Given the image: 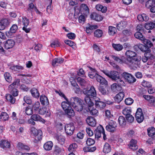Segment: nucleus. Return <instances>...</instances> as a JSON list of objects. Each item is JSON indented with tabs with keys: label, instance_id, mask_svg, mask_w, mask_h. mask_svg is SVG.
<instances>
[{
	"label": "nucleus",
	"instance_id": "nucleus-1",
	"mask_svg": "<svg viewBox=\"0 0 155 155\" xmlns=\"http://www.w3.org/2000/svg\"><path fill=\"white\" fill-rule=\"evenodd\" d=\"M116 82L111 85V88L113 91L117 92L122 90V87L124 86L125 84L123 80L119 81Z\"/></svg>",
	"mask_w": 155,
	"mask_h": 155
},
{
	"label": "nucleus",
	"instance_id": "nucleus-2",
	"mask_svg": "<svg viewBox=\"0 0 155 155\" xmlns=\"http://www.w3.org/2000/svg\"><path fill=\"white\" fill-rule=\"evenodd\" d=\"M19 79H15L14 82L8 87L9 92L14 96H17L18 94V90L14 87V86L19 83Z\"/></svg>",
	"mask_w": 155,
	"mask_h": 155
},
{
	"label": "nucleus",
	"instance_id": "nucleus-3",
	"mask_svg": "<svg viewBox=\"0 0 155 155\" xmlns=\"http://www.w3.org/2000/svg\"><path fill=\"white\" fill-rule=\"evenodd\" d=\"M95 138L98 139L101 137L102 134L104 140H105L107 138L105 135L104 130L102 126H100L97 127L95 131Z\"/></svg>",
	"mask_w": 155,
	"mask_h": 155
},
{
	"label": "nucleus",
	"instance_id": "nucleus-4",
	"mask_svg": "<svg viewBox=\"0 0 155 155\" xmlns=\"http://www.w3.org/2000/svg\"><path fill=\"white\" fill-rule=\"evenodd\" d=\"M129 61L128 62V64L136 68L139 67L140 65V61L141 60V58L140 56H138L135 58L133 59H128Z\"/></svg>",
	"mask_w": 155,
	"mask_h": 155
},
{
	"label": "nucleus",
	"instance_id": "nucleus-5",
	"mask_svg": "<svg viewBox=\"0 0 155 155\" xmlns=\"http://www.w3.org/2000/svg\"><path fill=\"white\" fill-rule=\"evenodd\" d=\"M122 77L129 83H132L136 81V78L130 74L124 72L121 74Z\"/></svg>",
	"mask_w": 155,
	"mask_h": 155
},
{
	"label": "nucleus",
	"instance_id": "nucleus-6",
	"mask_svg": "<svg viewBox=\"0 0 155 155\" xmlns=\"http://www.w3.org/2000/svg\"><path fill=\"white\" fill-rule=\"evenodd\" d=\"M84 94L87 96L95 97L97 95V93L94 87L91 86L90 89H84L83 91Z\"/></svg>",
	"mask_w": 155,
	"mask_h": 155
},
{
	"label": "nucleus",
	"instance_id": "nucleus-7",
	"mask_svg": "<svg viewBox=\"0 0 155 155\" xmlns=\"http://www.w3.org/2000/svg\"><path fill=\"white\" fill-rule=\"evenodd\" d=\"M117 124L116 122L111 120L106 127L107 130L111 132H114L116 130Z\"/></svg>",
	"mask_w": 155,
	"mask_h": 155
},
{
	"label": "nucleus",
	"instance_id": "nucleus-8",
	"mask_svg": "<svg viewBox=\"0 0 155 155\" xmlns=\"http://www.w3.org/2000/svg\"><path fill=\"white\" fill-rule=\"evenodd\" d=\"M109 78L114 81L118 82L121 80H123L120 77L119 73L115 71H110V76Z\"/></svg>",
	"mask_w": 155,
	"mask_h": 155
},
{
	"label": "nucleus",
	"instance_id": "nucleus-9",
	"mask_svg": "<svg viewBox=\"0 0 155 155\" xmlns=\"http://www.w3.org/2000/svg\"><path fill=\"white\" fill-rule=\"evenodd\" d=\"M135 117L138 123H140L143 121L144 116L141 108H139L137 109Z\"/></svg>",
	"mask_w": 155,
	"mask_h": 155
},
{
	"label": "nucleus",
	"instance_id": "nucleus-10",
	"mask_svg": "<svg viewBox=\"0 0 155 155\" xmlns=\"http://www.w3.org/2000/svg\"><path fill=\"white\" fill-rule=\"evenodd\" d=\"M64 129L67 135L71 136L73 134L75 128L73 124L71 123L65 125Z\"/></svg>",
	"mask_w": 155,
	"mask_h": 155
},
{
	"label": "nucleus",
	"instance_id": "nucleus-11",
	"mask_svg": "<svg viewBox=\"0 0 155 155\" xmlns=\"http://www.w3.org/2000/svg\"><path fill=\"white\" fill-rule=\"evenodd\" d=\"M70 104L71 105L72 107H73V105L74 106L77 104H84V103H83V100L77 97L71 98L70 99Z\"/></svg>",
	"mask_w": 155,
	"mask_h": 155
},
{
	"label": "nucleus",
	"instance_id": "nucleus-12",
	"mask_svg": "<svg viewBox=\"0 0 155 155\" xmlns=\"http://www.w3.org/2000/svg\"><path fill=\"white\" fill-rule=\"evenodd\" d=\"M142 33L140 32H137L134 34V36L135 38L141 40L143 44H147V43L149 41L147 40V39L143 35Z\"/></svg>",
	"mask_w": 155,
	"mask_h": 155
},
{
	"label": "nucleus",
	"instance_id": "nucleus-13",
	"mask_svg": "<svg viewBox=\"0 0 155 155\" xmlns=\"http://www.w3.org/2000/svg\"><path fill=\"white\" fill-rule=\"evenodd\" d=\"M125 54L127 57V61L128 62L129 61L128 59L130 58L131 59H133L134 58L138 56H137V54L135 52L130 50L127 51Z\"/></svg>",
	"mask_w": 155,
	"mask_h": 155
},
{
	"label": "nucleus",
	"instance_id": "nucleus-14",
	"mask_svg": "<svg viewBox=\"0 0 155 155\" xmlns=\"http://www.w3.org/2000/svg\"><path fill=\"white\" fill-rule=\"evenodd\" d=\"M124 96V93L123 92H120L114 97V101L116 102L119 103L122 101Z\"/></svg>",
	"mask_w": 155,
	"mask_h": 155
},
{
	"label": "nucleus",
	"instance_id": "nucleus-15",
	"mask_svg": "<svg viewBox=\"0 0 155 155\" xmlns=\"http://www.w3.org/2000/svg\"><path fill=\"white\" fill-rule=\"evenodd\" d=\"M86 121L88 125L91 127H95L96 125V122L95 119L91 116L88 117Z\"/></svg>",
	"mask_w": 155,
	"mask_h": 155
},
{
	"label": "nucleus",
	"instance_id": "nucleus-16",
	"mask_svg": "<svg viewBox=\"0 0 155 155\" xmlns=\"http://www.w3.org/2000/svg\"><path fill=\"white\" fill-rule=\"evenodd\" d=\"M95 105L97 108L101 110L106 107V104L104 102L101 101L100 99H99V100L95 101Z\"/></svg>",
	"mask_w": 155,
	"mask_h": 155
},
{
	"label": "nucleus",
	"instance_id": "nucleus-17",
	"mask_svg": "<svg viewBox=\"0 0 155 155\" xmlns=\"http://www.w3.org/2000/svg\"><path fill=\"white\" fill-rule=\"evenodd\" d=\"M31 118L35 121H40L44 124L45 122V120L42 118L39 115L34 114L31 116Z\"/></svg>",
	"mask_w": 155,
	"mask_h": 155
},
{
	"label": "nucleus",
	"instance_id": "nucleus-18",
	"mask_svg": "<svg viewBox=\"0 0 155 155\" xmlns=\"http://www.w3.org/2000/svg\"><path fill=\"white\" fill-rule=\"evenodd\" d=\"M144 28L147 30H152L155 28V21L145 23Z\"/></svg>",
	"mask_w": 155,
	"mask_h": 155
},
{
	"label": "nucleus",
	"instance_id": "nucleus-19",
	"mask_svg": "<svg viewBox=\"0 0 155 155\" xmlns=\"http://www.w3.org/2000/svg\"><path fill=\"white\" fill-rule=\"evenodd\" d=\"M11 93L10 94H7L6 95L5 97L7 101L10 103L11 104H13L15 102L16 99L15 97Z\"/></svg>",
	"mask_w": 155,
	"mask_h": 155
},
{
	"label": "nucleus",
	"instance_id": "nucleus-20",
	"mask_svg": "<svg viewBox=\"0 0 155 155\" xmlns=\"http://www.w3.org/2000/svg\"><path fill=\"white\" fill-rule=\"evenodd\" d=\"M14 41L12 39H8L5 44V47L6 49H8L12 48L15 45Z\"/></svg>",
	"mask_w": 155,
	"mask_h": 155
},
{
	"label": "nucleus",
	"instance_id": "nucleus-21",
	"mask_svg": "<svg viewBox=\"0 0 155 155\" xmlns=\"http://www.w3.org/2000/svg\"><path fill=\"white\" fill-rule=\"evenodd\" d=\"M65 115L68 117L70 118L75 115V113L72 107H69L68 109L65 111Z\"/></svg>",
	"mask_w": 155,
	"mask_h": 155
},
{
	"label": "nucleus",
	"instance_id": "nucleus-22",
	"mask_svg": "<svg viewBox=\"0 0 155 155\" xmlns=\"http://www.w3.org/2000/svg\"><path fill=\"white\" fill-rule=\"evenodd\" d=\"M9 24V22L7 19H5L1 20L0 21V30L4 29Z\"/></svg>",
	"mask_w": 155,
	"mask_h": 155
},
{
	"label": "nucleus",
	"instance_id": "nucleus-23",
	"mask_svg": "<svg viewBox=\"0 0 155 155\" xmlns=\"http://www.w3.org/2000/svg\"><path fill=\"white\" fill-rule=\"evenodd\" d=\"M91 18L97 21H100L103 19V17L100 15L96 13H93L90 15Z\"/></svg>",
	"mask_w": 155,
	"mask_h": 155
},
{
	"label": "nucleus",
	"instance_id": "nucleus-24",
	"mask_svg": "<svg viewBox=\"0 0 155 155\" xmlns=\"http://www.w3.org/2000/svg\"><path fill=\"white\" fill-rule=\"evenodd\" d=\"M140 50L143 52H145V53H147V54H150L151 50L149 46L147 45H143L142 44L140 45Z\"/></svg>",
	"mask_w": 155,
	"mask_h": 155
},
{
	"label": "nucleus",
	"instance_id": "nucleus-25",
	"mask_svg": "<svg viewBox=\"0 0 155 155\" xmlns=\"http://www.w3.org/2000/svg\"><path fill=\"white\" fill-rule=\"evenodd\" d=\"M18 29V26L16 25H13L10 28L9 31L6 32V35L8 37H9L11 35L10 33H15Z\"/></svg>",
	"mask_w": 155,
	"mask_h": 155
},
{
	"label": "nucleus",
	"instance_id": "nucleus-26",
	"mask_svg": "<svg viewBox=\"0 0 155 155\" xmlns=\"http://www.w3.org/2000/svg\"><path fill=\"white\" fill-rule=\"evenodd\" d=\"M149 19L148 16L145 14H140L137 16L138 20L141 21H147L149 20Z\"/></svg>",
	"mask_w": 155,
	"mask_h": 155
},
{
	"label": "nucleus",
	"instance_id": "nucleus-27",
	"mask_svg": "<svg viewBox=\"0 0 155 155\" xmlns=\"http://www.w3.org/2000/svg\"><path fill=\"white\" fill-rule=\"evenodd\" d=\"M64 59L61 58H57L53 60L52 65L54 67L55 65H58V64H61L63 62Z\"/></svg>",
	"mask_w": 155,
	"mask_h": 155
},
{
	"label": "nucleus",
	"instance_id": "nucleus-28",
	"mask_svg": "<svg viewBox=\"0 0 155 155\" xmlns=\"http://www.w3.org/2000/svg\"><path fill=\"white\" fill-rule=\"evenodd\" d=\"M80 11L84 15H87L89 13V9L88 7L85 4H82L80 8Z\"/></svg>",
	"mask_w": 155,
	"mask_h": 155
},
{
	"label": "nucleus",
	"instance_id": "nucleus-29",
	"mask_svg": "<svg viewBox=\"0 0 155 155\" xmlns=\"http://www.w3.org/2000/svg\"><path fill=\"white\" fill-rule=\"evenodd\" d=\"M112 58L116 62L120 64L123 63L124 61V57L121 56L119 57L117 56L112 55L111 56Z\"/></svg>",
	"mask_w": 155,
	"mask_h": 155
},
{
	"label": "nucleus",
	"instance_id": "nucleus-30",
	"mask_svg": "<svg viewBox=\"0 0 155 155\" xmlns=\"http://www.w3.org/2000/svg\"><path fill=\"white\" fill-rule=\"evenodd\" d=\"M40 100L41 103L44 105H47L48 104L49 102L47 97L45 95H41L40 97Z\"/></svg>",
	"mask_w": 155,
	"mask_h": 155
},
{
	"label": "nucleus",
	"instance_id": "nucleus-31",
	"mask_svg": "<svg viewBox=\"0 0 155 155\" xmlns=\"http://www.w3.org/2000/svg\"><path fill=\"white\" fill-rule=\"evenodd\" d=\"M84 101L89 107H91L94 105V103L91 101L89 96H86L84 98Z\"/></svg>",
	"mask_w": 155,
	"mask_h": 155
},
{
	"label": "nucleus",
	"instance_id": "nucleus-32",
	"mask_svg": "<svg viewBox=\"0 0 155 155\" xmlns=\"http://www.w3.org/2000/svg\"><path fill=\"white\" fill-rule=\"evenodd\" d=\"M18 146L20 150H21L27 151H29L30 150V148L28 146L25 145L21 143H18Z\"/></svg>",
	"mask_w": 155,
	"mask_h": 155
},
{
	"label": "nucleus",
	"instance_id": "nucleus-33",
	"mask_svg": "<svg viewBox=\"0 0 155 155\" xmlns=\"http://www.w3.org/2000/svg\"><path fill=\"white\" fill-rule=\"evenodd\" d=\"M119 125L121 127H124L126 124V121L125 118L123 116H120L118 119Z\"/></svg>",
	"mask_w": 155,
	"mask_h": 155
},
{
	"label": "nucleus",
	"instance_id": "nucleus-34",
	"mask_svg": "<svg viewBox=\"0 0 155 155\" xmlns=\"http://www.w3.org/2000/svg\"><path fill=\"white\" fill-rule=\"evenodd\" d=\"M91 71L88 74V76L92 79H96L97 75L98 74H97L96 71L94 69L92 68H91Z\"/></svg>",
	"mask_w": 155,
	"mask_h": 155
},
{
	"label": "nucleus",
	"instance_id": "nucleus-35",
	"mask_svg": "<svg viewBox=\"0 0 155 155\" xmlns=\"http://www.w3.org/2000/svg\"><path fill=\"white\" fill-rule=\"evenodd\" d=\"M53 146V143L51 141H49L46 143L44 145V148L45 150H51Z\"/></svg>",
	"mask_w": 155,
	"mask_h": 155
},
{
	"label": "nucleus",
	"instance_id": "nucleus-36",
	"mask_svg": "<svg viewBox=\"0 0 155 155\" xmlns=\"http://www.w3.org/2000/svg\"><path fill=\"white\" fill-rule=\"evenodd\" d=\"M0 146L1 147L4 148H9L10 147V143L7 141L5 140H2L0 143Z\"/></svg>",
	"mask_w": 155,
	"mask_h": 155
},
{
	"label": "nucleus",
	"instance_id": "nucleus-37",
	"mask_svg": "<svg viewBox=\"0 0 155 155\" xmlns=\"http://www.w3.org/2000/svg\"><path fill=\"white\" fill-rule=\"evenodd\" d=\"M70 105H71L69 101L68 102L66 101H63L61 103V107L64 111L68 109L69 107H71Z\"/></svg>",
	"mask_w": 155,
	"mask_h": 155
},
{
	"label": "nucleus",
	"instance_id": "nucleus-38",
	"mask_svg": "<svg viewBox=\"0 0 155 155\" xmlns=\"http://www.w3.org/2000/svg\"><path fill=\"white\" fill-rule=\"evenodd\" d=\"M137 141L136 140L132 139L130 141V147L133 150H136L137 148Z\"/></svg>",
	"mask_w": 155,
	"mask_h": 155
},
{
	"label": "nucleus",
	"instance_id": "nucleus-39",
	"mask_svg": "<svg viewBox=\"0 0 155 155\" xmlns=\"http://www.w3.org/2000/svg\"><path fill=\"white\" fill-rule=\"evenodd\" d=\"M144 26L140 24L137 25L136 27V29L137 32H140L141 33H145L146 32Z\"/></svg>",
	"mask_w": 155,
	"mask_h": 155
},
{
	"label": "nucleus",
	"instance_id": "nucleus-40",
	"mask_svg": "<svg viewBox=\"0 0 155 155\" xmlns=\"http://www.w3.org/2000/svg\"><path fill=\"white\" fill-rule=\"evenodd\" d=\"M111 150V148L110 145L107 143H105L103 149V151L105 153H108L110 152Z\"/></svg>",
	"mask_w": 155,
	"mask_h": 155
},
{
	"label": "nucleus",
	"instance_id": "nucleus-41",
	"mask_svg": "<svg viewBox=\"0 0 155 155\" xmlns=\"http://www.w3.org/2000/svg\"><path fill=\"white\" fill-rule=\"evenodd\" d=\"M148 134L149 137H151L155 134V128L153 127L148 128L147 129Z\"/></svg>",
	"mask_w": 155,
	"mask_h": 155
},
{
	"label": "nucleus",
	"instance_id": "nucleus-42",
	"mask_svg": "<svg viewBox=\"0 0 155 155\" xmlns=\"http://www.w3.org/2000/svg\"><path fill=\"white\" fill-rule=\"evenodd\" d=\"M127 24L126 21H121L119 24L117 25V29L120 31L125 28Z\"/></svg>",
	"mask_w": 155,
	"mask_h": 155
},
{
	"label": "nucleus",
	"instance_id": "nucleus-43",
	"mask_svg": "<svg viewBox=\"0 0 155 155\" xmlns=\"http://www.w3.org/2000/svg\"><path fill=\"white\" fill-rule=\"evenodd\" d=\"M31 92L32 96L34 97L37 98L39 97V93L37 90L33 88L31 90Z\"/></svg>",
	"mask_w": 155,
	"mask_h": 155
},
{
	"label": "nucleus",
	"instance_id": "nucleus-44",
	"mask_svg": "<svg viewBox=\"0 0 155 155\" xmlns=\"http://www.w3.org/2000/svg\"><path fill=\"white\" fill-rule=\"evenodd\" d=\"M147 40L149 41H148L147 43V44H144V45H147V46H149L150 47H151L153 46V44L152 42H154L155 41V38L153 36H151L149 38V39H147Z\"/></svg>",
	"mask_w": 155,
	"mask_h": 155
},
{
	"label": "nucleus",
	"instance_id": "nucleus-45",
	"mask_svg": "<svg viewBox=\"0 0 155 155\" xmlns=\"http://www.w3.org/2000/svg\"><path fill=\"white\" fill-rule=\"evenodd\" d=\"M9 68L14 71H19L20 70H23V68L22 66L19 65H12L10 66Z\"/></svg>",
	"mask_w": 155,
	"mask_h": 155
},
{
	"label": "nucleus",
	"instance_id": "nucleus-46",
	"mask_svg": "<svg viewBox=\"0 0 155 155\" xmlns=\"http://www.w3.org/2000/svg\"><path fill=\"white\" fill-rule=\"evenodd\" d=\"M78 83L81 86H85L87 84V81L84 79L79 77L77 78Z\"/></svg>",
	"mask_w": 155,
	"mask_h": 155
},
{
	"label": "nucleus",
	"instance_id": "nucleus-47",
	"mask_svg": "<svg viewBox=\"0 0 155 155\" xmlns=\"http://www.w3.org/2000/svg\"><path fill=\"white\" fill-rule=\"evenodd\" d=\"M113 47L115 50L117 51H120L123 48V46L120 44H112Z\"/></svg>",
	"mask_w": 155,
	"mask_h": 155
},
{
	"label": "nucleus",
	"instance_id": "nucleus-48",
	"mask_svg": "<svg viewBox=\"0 0 155 155\" xmlns=\"http://www.w3.org/2000/svg\"><path fill=\"white\" fill-rule=\"evenodd\" d=\"M97 10L98 11H101L102 12H105L107 11V8L103 7L101 5H97L96 6Z\"/></svg>",
	"mask_w": 155,
	"mask_h": 155
},
{
	"label": "nucleus",
	"instance_id": "nucleus-49",
	"mask_svg": "<svg viewBox=\"0 0 155 155\" xmlns=\"http://www.w3.org/2000/svg\"><path fill=\"white\" fill-rule=\"evenodd\" d=\"M0 119L4 121L8 120L9 117L7 113L5 112H2L0 115Z\"/></svg>",
	"mask_w": 155,
	"mask_h": 155
},
{
	"label": "nucleus",
	"instance_id": "nucleus-50",
	"mask_svg": "<svg viewBox=\"0 0 155 155\" xmlns=\"http://www.w3.org/2000/svg\"><path fill=\"white\" fill-rule=\"evenodd\" d=\"M22 21L23 25L25 27H27L30 22L29 20L25 16L22 18Z\"/></svg>",
	"mask_w": 155,
	"mask_h": 155
},
{
	"label": "nucleus",
	"instance_id": "nucleus-51",
	"mask_svg": "<svg viewBox=\"0 0 155 155\" xmlns=\"http://www.w3.org/2000/svg\"><path fill=\"white\" fill-rule=\"evenodd\" d=\"M155 3V0H149L146 2V6L147 8H150L153 5H154Z\"/></svg>",
	"mask_w": 155,
	"mask_h": 155
},
{
	"label": "nucleus",
	"instance_id": "nucleus-52",
	"mask_svg": "<svg viewBox=\"0 0 155 155\" xmlns=\"http://www.w3.org/2000/svg\"><path fill=\"white\" fill-rule=\"evenodd\" d=\"M4 76L5 78L7 81L10 83L12 81V77L10 73L8 72H5Z\"/></svg>",
	"mask_w": 155,
	"mask_h": 155
},
{
	"label": "nucleus",
	"instance_id": "nucleus-53",
	"mask_svg": "<svg viewBox=\"0 0 155 155\" xmlns=\"http://www.w3.org/2000/svg\"><path fill=\"white\" fill-rule=\"evenodd\" d=\"M77 147V145L76 143L71 144L68 148V150L70 152H72L75 150Z\"/></svg>",
	"mask_w": 155,
	"mask_h": 155
},
{
	"label": "nucleus",
	"instance_id": "nucleus-54",
	"mask_svg": "<svg viewBox=\"0 0 155 155\" xmlns=\"http://www.w3.org/2000/svg\"><path fill=\"white\" fill-rule=\"evenodd\" d=\"M42 132L41 130H38V132L37 133L36 135L35 136V139L36 140H40L42 138Z\"/></svg>",
	"mask_w": 155,
	"mask_h": 155
},
{
	"label": "nucleus",
	"instance_id": "nucleus-55",
	"mask_svg": "<svg viewBox=\"0 0 155 155\" xmlns=\"http://www.w3.org/2000/svg\"><path fill=\"white\" fill-rule=\"evenodd\" d=\"M25 110V113L28 115H31L33 113V109L29 106H28L26 108Z\"/></svg>",
	"mask_w": 155,
	"mask_h": 155
},
{
	"label": "nucleus",
	"instance_id": "nucleus-56",
	"mask_svg": "<svg viewBox=\"0 0 155 155\" xmlns=\"http://www.w3.org/2000/svg\"><path fill=\"white\" fill-rule=\"evenodd\" d=\"M91 107H89L88 109L90 111V114L92 115L97 116L98 115V111L95 108L93 107L91 109Z\"/></svg>",
	"mask_w": 155,
	"mask_h": 155
},
{
	"label": "nucleus",
	"instance_id": "nucleus-57",
	"mask_svg": "<svg viewBox=\"0 0 155 155\" xmlns=\"http://www.w3.org/2000/svg\"><path fill=\"white\" fill-rule=\"evenodd\" d=\"M116 29L115 28L109 26L108 28V33L110 35H113L115 33V31Z\"/></svg>",
	"mask_w": 155,
	"mask_h": 155
},
{
	"label": "nucleus",
	"instance_id": "nucleus-58",
	"mask_svg": "<svg viewBox=\"0 0 155 155\" xmlns=\"http://www.w3.org/2000/svg\"><path fill=\"white\" fill-rule=\"evenodd\" d=\"M83 105H85V104L84 103V104H78V105H75L74 106H73V107L78 111H81L83 109Z\"/></svg>",
	"mask_w": 155,
	"mask_h": 155
},
{
	"label": "nucleus",
	"instance_id": "nucleus-59",
	"mask_svg": "<svg viewBox=\"0 0 155 155\" xmlns=\"http://www.w3.org/2000/svg\"><path fill=\"white\" fill-rule=\"evenodd\" d=\"M103 34V32L102 30L100 29H97L94 32L95 36L99 38L101 37Z\"/></svg>",
	"mask_w": 155,
	"mask_h": 155
},
{
	"label": "nucleus",
	"instance_id": "nucleus-60",
	"mask_svg": "<svg viewBox=\"0 0 155 155\" xmlns=\"http://www.w3.org/2000/svg\"><path fill=\"white\" fill-rule=\"evenodd\" d=\"M40 106V104L39 102H36L33 104L32 106V109L34 110L35 111L38 110Z\"/></svg>",
	"mask_w": 155,
	"mask_h": 155
},
{
	"label": "nucleus",
	"instance_id": "nucleus-61",
	"mask_svg": "<svg viewBox=\"0 0 155 155\" xmlns=\"http://www.w3.org/2000/svg\"><path fill=\"white\" fill-rule=\"evenodd\" d=\"M24 100L27 104H31L32 102L31 98L27 96L24 97Z\"/></svg>",
	"mask_w": 155,
	"mask_h": 155
},
{
	"label": "nucleus",
	"instance_id": "nucleus-62",
	"mask_svg": "<svg viewBox=\"0 0 155 155\" xmlns=\"http://www.w3.org/2000/svg\"><path fill=\"white\" fill-rule=\"evenodd\" d=\"M35 7H36L34 5L31 3L29 4L28 8L27 10L29 12H32L34 11L35 8Z\"/></svg>",
	"mask_w": 155,
	"mask_h": 155
},
{
	"label": "nucleus",
	"instance_id": "nucleus-63",
	"mask_svg": "<svg viewBox=\"0 0 155 155\" xmlns=\"http://www.w3.org/2000/svg\"><path fill=\"white\" fill-rule=\"evenodd\" d=\"M134 100L130 97L127 98L125 101V103L126 105H130L133 103Z\"/></svg>",
	"mask_w": 155,
	"mask_h": 155
},
{
	"label": "nucleus",
	"instance_id": "nucleus-64",
	"mask_svg": "<svg viewBox=\"0 0 155 155\" xmlns=\"http://www.w3.org/2000/svg\"><path fill=\"white\" fill-rule=\"evenodd\" d=\"M126 118L127 120L130 123L133 122L134 120V117L131 114L127 115V116L126 117Z\"/></svg>",
	"mask_w": 155,
	"mask_h": 155
}]
</instances>
